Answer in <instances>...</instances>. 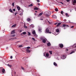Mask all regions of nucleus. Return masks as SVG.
Segmentation results:
<instances>
[{
	"mask_svg": "<svg viewBox=\"0 0 76 76\" xmlns=\"http://www.w3.org/2000/svg\"><path fill=\"white\" fill-rule=\"evenodd\" d=\"M28 36H30L31 35V33L29 32H28Z\"/></svg>",
	"mask_w": 76,
	"mask_h": 76,
	"instance_id": "nucleus-26",
	"label": "nucleus"
},
{
	"mask_svg": "<svg viewBox=\"0 0 76 76\" xmlns=\"http://www.w3.org/2000/svg\"><path fill=\"white\" fill-rule=\"evenodd\" d=\"M61 13L62 15H63V11H61Z\"/></svg>",
	"mask_w": 76,
	"mask_h": 76,
	"instance_id": "nucleus-37",
	"label": "nucleus"
},
{
	"mask_svg": "<svg viewBox=\"0 0 76 76\" xmlns=\"http://www.w3.org/2000/svg\"><path fill=\"white\" fill-rule=\"evenodd\" d=\"M32 33L33 35L35 34H36L35 31H33L32 32Z\"/></svg>",
	"mask_w": 76,
	"mask_h": 76,
	"instance_id": "nucleus-19",
	"label": "nucleus"
},
{
	"mask_svg": "<svg viewBox=\"0 0 76 76\" xmlns=\"http://www.w3.org/2000/svg\"><path fill=\"white\" fill-rule=\"evenodd\" d=\"M75 53L74 51H72L71 53H70V54H73V53Z\"/></svg>",
	"mask_w": 76,
	"mask_h": 76,
	"instance_id": "nucleus-28",
	"label": "nucleus"
},
{
	"mask_svg": "<svg viewBox=\"0 0 76 76\" xmlns=\"http://www.w3.org/2000/svg\"><path fill=\"white\" fill-rule=\"evenodd\" d=\"M12 37H15V34H13L12 35Z\"/></svg>",
	"mask_w": 76,
	"mask_h": 76,
	"instance_id": "nucleus-38",
	"label": "nucleus"
},
{
	"mask_svg": "<svg viewBox=\"0 0 76 76\" xmlns=\"http://www.w3.org/2000/svg\"><path fill=\"white\" fill-rule=\"evenodd\" d=\"M65 15H66V16H68V17H69V15H68V13H66Z\"/></svg>",
	"mask_w": 76,
	"mask_h": 76,
	"instance_id": "nucleus-27",
	"label": "nucleus"
},
{
	"mask_svg": "<svg viewBox=\"0 0 76 76\" xmlns=\"http://www.w3.org/2000/svg\"><path fill=\"white\" fill-rule=\"evenodd\" d=\"M16 25H14L12 26V27H13V28H14L15 27H16Z\"/></svg>",
	"mask_w": 76,
	"mask_h": 76,
	"instance_id": "nucleus-23",
	"label": "nucleus"
},
{
	"mask_svg": "<svg viewBox=\"0 0 76 76\" xmlns=\"http://www.w3.org/2000/svg\"><path fill=\"white\" fill-rule=\"evenodd\" d=\"M23 47V46H22V45H20L18 47Z\"/></svg>",
	"mask_w": 76,
	"mask_h": 76,
	"instance_id": "nucleus-34",
	"label": "nucleus"
},
{
	"mask_svg": "<svg viewBox=\"0 0 76 76\" xmlns=\"http://www.w3.org/2000/svg\"><path fill=\"white\" fill-rule=\"evenodd\" d=\"M15 74H16V72H15Z\"/></svg>",
	"mask_w": 76,
	"mask_h": 76,
	"instance_id": "nucleus-60",
	"label": "nucleus"
},
{
	"mask_svg": "<svg viewBox=\"0 0 76 76\" xmlns=\"http://www.w3.org/2000/svg\"><path fill=\"white\" fill-rule=\"evenodd\" d=\"M2 72L3 73H5L6 72L5 71V69H3L2 70Z\"/></svg>",
	"mask_w": 76,
	"mask_h": 76,
	"instance_id": "nucleus-7",
	"label": "nucleus"
},
{
	"mask_svg": "<svg viewBox=\"0 0 76 76\" xmlns=\"http://www.w3.org/2000/svg\"><path fill=\"white\" fill-rule=\"evenodd\" d=\"M34 9L35 10H38V8L37 7L34 8Z\"/></svg>",
	"mask_w": 76,
	"mask_h": 76,
	"instance_id": "nucleus-18",
	"label": "nucleus"
},
{
	"mask_svg": "<svg viewBox=\"0 0 76 76\" xmlns=\"http://www.w3.org/2000/svg\"><path fill=\"white\" fill-rule=\"evenodd\" d=\"M53 64L54 66H57V64H56V62H54L53 63Z\"/></svg>",
	"mask_w": 76,
	"mask_h": 76,
	"instance_id": "nucleus-10",
	"label": "nucleus"
},
{
	"mask_svg": "<svg viewBox=\"0 0 76 76\" xmlns=\"http://www.w3.org/2000/svg\"><path fill=\"white\" fill-rule=\"evenodd\" d=\"M66 58V57L65 55H62L61 56V58L62 59H63V60H64V59H65Z\"/></svg>",
	"mask_w": 76,
	"mask_h": 76,
	"instance_id": "nucleus-3",
	"label": "nucleus"
},
{
	"mask_svg": "<svg viewBox=\"0 0 76 76\" xmlns=\"http://www.w3.org/2000/svg\"><path fill=\"white\" fill-rule=\"evenodd\" d=\"M32 40L34 41H35L36 40L35 39V38L34 37L32 38Z\"/></svg>",
	"mask_w": 76,
	"mask_h": 76,
	"instance_id": "nucleus-32",
	"label": "nucleus"
},
{
	"mask_svg": "<svg viewBox=\"0 0 76 76\" xmlns=\"http://www.w3.org/2000/svg\"><path fill=\"white\" fill-rule=\"evenodd\" d=\"M33 6V5L32 4H31L29 5L28 6V7H31V6Z\"/></svg>",
	"mask_w": 76,
	"mask_h": 76,
	"instance_id": "nucleus-29",
	"label": "nucleus"
},
{
	"mask_svg": "<svg viewBox=\"0 0 76 76\" xmlns=\"http://www.w3.org/2000/svg\"><path fill=\"white\" fill-rule=\"evenodd\" d=\"M49 52L50 54H52V51H49Z\"/></svg>",
	"mask_w": 76,
	"mask_h": 76,
	"instance_id": "nucleus-35",
	"label": "nucleus"
},
{
	"mask_svg": "<svg viewBox=\"0 0 76 76\" xmlns=\"http://www.w3.org/2000/svg\"><path fill=\"white\" fill-rule=\"evenodd\" d=\"M48 14H45L46 17H48L51 14V12H48Z\"/></svg>",
	"mask_w": 76,
	"mask_h": 76,
	"instance_id": "nucleus-2",
	"label": "nucleus"
},
{
	"mask_svg": "<svg viewBox=\"0 0 76 76\" xmlns=\"http://www.w3.org/2000/svg\"><path fill=\"white\" fill-rule=\"evenodd\" d=\"M68 49H66V50H65V51H68Z\"/></svg>",
	"mask_w": 76,
	"mask_h": 76,
	"instance_id": "nucleus-51",
	"label": "nucleus"
},
{
	"mask_svg": "<svg viewBox=\"0 0 76 76\" xmlns=\"http://www.w3.org/2000/svg\"><path fill=\"white\" fill-rule=\"evenodd\" d=\"M74 28V26H72L71 27V28Z\"/></svg>",
	"mask_w": 76,
	"mask_h": 76,
	"instance_id": "nucleus-45",
	"label": "nucleus"
},
{
	"mask_svg": "<svg viewBox=\"0 0 76 76\" xmlns=\"http://www.w3.org/2000/svg\"><path fill=\"white\" fill-rule=\"evenodd\" d=\"M34 36L35 37H38V35L37 34H35L34 35Z\"/></svg>",
	"mask_w": 76,
	"mask_h": 76,
	"instance_id": "nucleus-24",
	"label": "nucleus"
},
{
	"mask_svg": "<svg viewBox=\"0 0 76 76\" xmlns=\"http://www.w3.org/2000/svg\"><path fill=\"white\" fill-rule=\"evenodd\" d=\"M38 6H40V4H39V3H38Z\"/></svg>",
	"mask_w": 76,
	"mask_h": 76,
	"instance_id": "nucleus-49",
	"label": "nucleus"
},
{
	"mask_svg": "<svg viewBox=\"0 0 76 76\" xmlns=\"http://www.w3.org/2000/svg\"><path fill=\"white\" fill-rule=\"evenodd\" d=\"M17 9L19 11V10H20V7H19V6H17Z\"/></svg>",
	"mask_w": 76,
	"mask_h": 76,
	"instance_id": "nucleus-6",
	"label": "nucleus"
},
{
	"mask_svg": "<svg viewBox=\"0 0 76 76\" xmlns=\"http://www.w3.org/2000/svg\"><path fill=\"white\" fill-rule=\"evenodd\" d=\"M42 14H43V12H41V13H40L39 15V16H41V15H42Z\"/></svg>",
	"mask_w": 76,
	"mask_h": 76,
	"instance_id": "nucleus-16",
	"label": "nucleus"
},
{
	"mask_svg": "<svg viewBox=\"0 0 76 76\" xmlns=\"http://www.w3.org/2000/svg\"><path fill=\"white\" fill-rule=\"evenodd\" d=\"M22 30H20V32H22Z\"/></svg>",
	"mask_w": 76,
	"mask_h": 76,
	"instance_id": "nucleus-57",
	"label": "nucleus"
},
{
	"mask_svg": "<svg viewBox=\"0 0 76 76\" xmlns=\"http://www.w3.org/2000/svg\"><path fill=\"white\" fill-rule=\"evenodd\" d=\"M27 28V27H26V26L25 28Z\"/></svg>",
	"mask_w": 76,
	"mask_h": 76,
	"instance_id": "nucleus-56",
	"label": "nucleus"
},
{
	"mask_svg": "<svg viewBox=\"0 0 76 76\" xmlns=\"http://www.w3.org/2000/svg\"><path fill=\"white\" fill-rule=\"evenodd\" d=\"M57 23H55L54 25H57Z\"/></svg>",
	"mask_w": 76,
	"mask_h": 76,
	"instance_id": "nucleus-47",
	"label": "nucleus"
},
{
	"mask_svg": "<svg viewBox=\"0 0 76 76\" xmlns=\"http://www.w3.org/2000/svg\"><path fill=\"white\" fill-rule=\"evenodd\" d=\"M12 6L13 7H14V3H12Z\"/></svg>",
	"mask_w": 76,
	"mask_h": 76,
	"instance_id": "nucleus-36",
	"label": "nucleus"
},
{
	"mask_svg": "<svg viewBox=\"0 0 76 76\" xmlns=\"http://www.w3.org/2000/svg\"><path fill=\"white\" fill-rule=\"evenodd\" d=\"M42 42H43V43H45V42H46V40L45 39H43Z\"/></svg>",
	"mask_w": 76,
	"mask_h": 76,
	"instance_id": "nucleus-9",
	"label": "nucleus"
},
{
	"mask_svg": "<svg viewBox=\"0 0 76 76\" xmlns=\"http://www.w3.org/2000/svg\"><path fill=\"white\" fill-rule=\"evenodd\" d=\"M64 46V45L62 44H59V47L60 48H63Z\"/></svg>",
	"mask_w": 76,
	"mask_h": 76,
	"instance_id": "nucleus-4",
	"label": "nucleus"
},
{
	"mask_svg": "<svg viewBox=\"0 0 76 76\" xmlns=\"http://www.w3.org/2000/svg\"><path fill=\"white\" fill-rule=\"evenodd\" d=\"M27 21L28 22H29V21H31V18H28L27 19Z\"/></svg>",
	"mask_w": 76,
	"mask_h": 76,
	"instance_id": "nucleus-17",
	"label": "nucleus"
},
{
	"mask_svg": "<svg viewBox=\"0 0 76 76\" xmlns=\"http://www.w3.org/2000/svg\"><path fill=\"white\" fill-rule=\"evenodd\" d=\"M26 32H24L23 33V35H25V34H26Z\"/></svg>",
	"mask_w": 76,
	"mask_h": 76,
	"instance_id": "nucleus-30",
	"label": "nucleus"
},
{
	"mask_svg": "<svg viewBox=\"0 0 76 76\" xmlns=\"http://www.w3.org/2000/svg\"><path fill=\"white\" fill-rule=\"evenodd\" d=\"M41 30H42V29H41V28H39V32H41Z\"/></svg>",
	"mask_w": 76,
	"mask_h": 76,
	"instance_id": "nucleus-33",
	"label": "nucleus"
},
{
	"mask_svg": "<svg viewBox=\"0 0 76 76\" xmlns=\"http://www.w3.org/2000/svg\"><path fill=\"white\" fill-rule=\"evenodd\" d=\"M13 10V11H14V12H15V11H16V10H15V9H14Z\"/></svg>",
	"mask_w": 76,
	"mask_h": 76,
	"instance_id": "nucleus-39",
	"label": "nucleus"
},
{
	"mask_svg": "<svg viewBox=\"0 0 76 76\" xmlns=\"http://www.w3.org/2000/svg\"><path fill=\"white\" fill-rule=\"evenodd\" d=\"M9 11H10V12H11V13H13V11H12V9H10Z\"/></svg>",
	"mask_w": 76,
	"mask_h": 76,
	"instance_id": "nucleus-21",
	"label": "nucleus"
},
{
	"mask_svg": "<svg viewBox=\"0 0 76 76\" xmlns=\"http://www.w3.org/2000/svg\"><path fill=\"white\" fill-rule=\"evenodd\" d=\"M66 1L67 2H69V1H70V0H66Z\"/></svg>",
	"mask_w": 76,
	"mask_h": 76,
	"instance_id": "nucleus-44",
	"label": "nucleus"
},
{
	"mask_svg": "<svg viewBox=\"0 0 76 76\" xmlns=\"http://www.w3.org/2000/svg\"><path fill=\"white\" fill-rule=\"evenodd\" d=\"M52 17L54 18H57V16H56L55 15H52Z\"/></svg>",
	"mask_w": 76,
	"mask_h": 76,
	"instance_id": "nucleus-11",
	"label": "nucleus"
},
{
	"mask_svg": "<svg viewBox=\"0 0 76 76\" xmlns=\"http://www.w3.org/2000/svg\"><path fill=\"white\" fill-rule=\"evenodd\" d=\"M48 22L49 23H50V22L49 21H48Z\"/></svg>",
	"mask_w": 76,
	"mask_h": 76,
	"instance_id": "nucleus-59",
	"label": "nucleus"
},
{
	"mask_svg": "<svg viewBox=\"0 0 76 76\" xmlns=\"http://www.w3.org/2000/svg\"><path fill=\"white\" fill-rule=\"evenodd\" d=\"M12 39H16V38H12Z\"/></svg>",
	"mask_w": 76,
	"mask_h": 76,
	"instance_id": "nucleus-50",
	"label": "nucleus"
},
{
	"mask_svg": "<svg viewBox=\"0 0 76 76\" xmlns=\"http://www.w3.org/2000/svg\"><path fill=\"white\" fill-rule=\"evenodd\" d=\"M66 19H65V20H64V22H66Z\"/></svg>",
	"mask_w": 76,
	"mask_h": 76,
	"instance_id": "nucleus-46",
	"label": "nucleus"
},
{
	"mask_svg": "<svg viewBox=\"0 0 76 76\" xmlns=\"http://www.w3.org/2000/svg\"><path fill=\"white\" fill-rule=\"evenodd\" d=\"M26 51L27 53H30V50H29V49H27L26 50Z\"/></svg>",
	"mask_w": 76,
	"mask_h": 76,
	"instance_id": "nucleus-12",
	"label": "nucleus"
},
{
	"mask_svg": "<svg viewBox=\"0 0 76 76\" xmlns=\"http://www.w3.org/2000/svg\"><path fill=\"white\" fill-rule=\"evenodd\" d=\"M36 13H37V11H35Z\"/></svg>",
	"mask_w": 76,
	"mask_h": 76,
	"instance_id": "nucleus-55",
	"label": "nucleus"
},
{
	"mask_svg": "<svg viewBox=\"0 0 76 76\" xmlns=\"http://www.w3.org/2000/svg\"><path fill=\"white\" fill-rule=\"evenodd\" d=\"M37 2H39L40 1L39 0H37Z\"/></svg>",
	"mask_w": 76,
	"mask_h": 76,
	"instance_id": "nucleus-42",
	"label": "nucleus"
},
{
	"mask_svg": "<svg viewBox=\"0 0 76 76\" xmlns=\"http://www.w3.org/2000/svg\"><path fill=\"white\" fill-rule=\"evenodd\" d=\"M21 35H23V33H21Z\"/></svg>",
	"mask_w": 76,
	"mask_h": 76,
	"instance_id": "nucleus-54",
	"label": "nucleus"
},
{
	"mask_svg": "<svg viewBox=\"0 0 76 76\" xmlns=\"http://www.w3.org/2000/svg\"><path fill=\"white\" fill-rule=\"evenodd\" d=\"M46 57H48L49 56V54L48 53H47L46 54Z\"/></svg>",
	"mask_w": 76,
	"mask_h": 76,
	"instance_id": "nucleus-22",
	"label": "nucleus"
},
{
	"mask_svg": "<svg viewBox=\"0 0 76 76\" xmlns=\"http://www.w3.org/2000/svg\"><path fill=\"white\" fill-rule=\"evenodd\" d=\"M7 66H9V67H11L12 66L11 65H10L9 64H8L7 65Z\"/></svg>",
	"mask_w": 76,
	"mask_h": 76,
	"instance_id": "nucleus-25",
	"label": "nucleus"
},
{
	"mask_svg": "<svg viewBox=\"0 0 76 76\" xmlns=\"http://www.w3.org/2000/svg\"><path fill=\"white\" fill-rule=\"evenodd\" d=\"M73 5H76V1L75 0H74L73 2Z\"/></svg>",
	"mask_w": 76,
	"mask_h": 76,
	"instance_id": "nucleus-5",
	"label": "nucleus"
},
{
	"mask_svg": "<svg viewBox=\"0 0 76 76\" xmlns=\"http://www.w3.org/2000/svg\"><path fill=\"white\" fill-rule=\"evenodd\" d=\"M45 33L51 34V32H50V30H49L48 28H47L45 30Z\"/></svg>",
	"mask_w": 76,
	"mask_h": 76,
	"instance_id": "nucleus-1",
	"label": "nucleus"
},
{
	"mask_svg": "<svg viewBox=\"0 0 76 76\" xmlns=\"http://www.w3.org/2000/svg\"><path fill=\"white\" fill-rule=\"evenodd\" d=\"M21 69H22V70H24V68H23V67H21Z\"/></svg>",
	"mask_w": 76,
	"mask_h": 76,
	"instance_id": "nucleus-43",
	"label": "nucleus"
},
{
	"mask_svg": "<svg viewBox=\"0 0 76 76\" xmlns=\"http://www.w3.org/2000/svg\"><path fill=\"white\" fill-rule=\"evenodd\" d=\"M12 58H13V57L12 56H10V59H12Z\"/></svg>",
	"mask_w": 76,
	"mask_h": 76,
	"instance_id": "nucleus-40",
	"label": "nucleus"
},
{
	"mask_svg": "<svg viewBox=\"0 0 76 76\" xmlns=\"http://www.w3.org/2000/svg\"><path fill=\"white\" fill-rule=\"evenodd\" d=\"M15 31H13L11 32V34H15Z\"/></svg>",
	"mask_w": 76,
	"mask_h": 76,
	"instance_id": "nucleus-15",
	"label": "nucleus"
},
{
	"mask_svg": "<svg viewBox=\"0 0 76 76\" xmlns=\"http://www.w3.org/2000/svg\"><path fill=\"white\" fill-rule=\"evenodd\" d=\"M60 3H61L62 4H63V2H61Z\"/></svg>",
	"mask_w": 76,
	"mask_h": 76,
	"instance_id": "nucleus-48",
	"label": "nucleus"
},
{
	"mask_svg": "<svg viewBox=\"0 0 76 76\" xmlns=\"http://www.w3.org/2000/svg\"><path fill=\"white\" fill-rule=\"evenodd\" d=\"M17 14V13H15V15H16Z\"/></svg>",
	"mask_w": 76,
	"mask_h": 76,
	"instance_id": "nucleus-52",
	"label": "nucleus"
},
{
	"mask_svg": "<svg viewBox=\"0 0 76 76\" xmlns=\"http://www.w3.org/2000/svg\"><path fill=\"white\" fill-rule=\"evenodd\" d=\"M64 29H65V28H64Z\"/></svg>",
	"mask_w": 76,
	"mask_h": 76,
	"instance_id": "nucleus-61",
	"label": "nucleus"
},
{
	"mask_svg": "<svg viewBox=\"0 0 76 76\" xmlns=\"http://www.w3.org/2000/svg\"><path fill=\"white\" fill-rule=\"evenodd\" d=\"M47 45L48 46V47H50V45H51V43H47Z\"/></svg>",
	"mask_w": 76,
	"mask_h": 76,
	"instance_id": "nucleus-13",
	"label": "nucleus"
},
{
	"mask_svg": "<svg viewBox=\"0 0 76 76\" xmlns=\"http://www.w3.org/2000/svg\"><path fill=\"white\" fill-rule=\"evenodd\" d=\"M58 9L57 8H56L55 9V11L56 12H57L58 11Z\"/></svg>",
	"mask_w": 76,
	"mask_h": 76,
	"instance_id": "nucleus-31",
	"label": "nucleus"
},
{
	"mask_svg": "<svg viewBox=\"0 0 76 76\" xmlns=\"http://www.w3.org/2000/svg\"><path fill=\"white\" fill-rule=\"evenodd\" d=\"M63 27H69V26L66 25V24H63Z\"/></svg>",
	"mask_w": 76,
	"mask_h": 76,
	"instance_id": "nucleus-8",
	"label": "nucleus"
},
{
	"mask_svg": "<svg viewBox=\"0 0 76 76\" xmlns=\"http://www.w3.org/2000/svg\"><path fill=\"white\" fill-rule=\"evenodd\" d=\"M27 49H29V48H31V47H27Z\"/></svg>",
	"mask_w": 76,
	"mask_h": 76,
	"instance_id": "nucleus-41",
	"label": "nucleus"
},
{
	"mask_svg": "<svg viewBox=\"0 0 76 76\" xmlns=\"http://www.w3.org/2000/svg\"><path fill=\"white\" fill-rule=\"evenodd\" d=\"M20 42V41H19L17 42Z\"/></svg>",
	"mask_w": 76,
	"mask_h": 76,
	"instance_id": "nucleus-58",
	"label": "nucleus"
},
{
	"mask_svg": "<svg viewBox=\"0 0 76 76\" xmlns=\"http://www.w3.org/2000/svg\"><path fill=\"white\" fill-rule=\"evenodd\" d=\"M56 32H59V29H56Z\"/></svg>",
	"mask_w": 76,
	"mask_h": 76,
	"instance_id": "nucleus-20",
	"label": "nucleus"
},
{
	"mask_svg": "<svg viewBox=\"0 0 76 76\" xmlns=\"http://www.w3.org/2000/svg\"><path fill=\"white\" fill-rule=\"evenodd\" d=\"M61 24V23H58V24L57 25V26H60Z\"/></svg>",
	"mask_w": 76,
	"mask_h": 76,
	"instance_id": "nucleus-14",
	"label": "nucleus"
},
{
	"mask_svg": "<svg viewBox=\"0 0 76 76\" xmlns=\"http://www.w3.org/2000/svg\"><path fill=\"white\" fill-rule=\"evenodd\" d=\"M40 20H43V19L42 18L40 19Z\"/></svg>",
	"mask_w": 76,
	"mask_h": 76,
	"instance_id": "nucleus-53",
	"label": "nucleus"
}]
</instances>
